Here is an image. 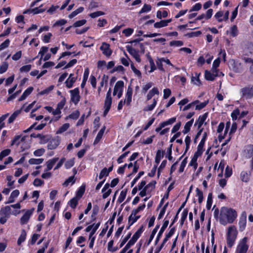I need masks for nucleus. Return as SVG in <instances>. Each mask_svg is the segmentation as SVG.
I'll return each instance as SVG.
<instances>
[{
    "mask_svg": "<svg viewBox=\"0 0 253 253\" xmlns=\"http://www.w3.org/2000/svg\"><path fill=\"white\" fill-rule=\"evenodd\" d=\"M26 237V232L25 230H22L21 231V235L18 239L17 244L18 245H20L21 244L25 241Z\"/></svg>",
    "mask_w": 253,
    "mask_h": 253,
    "instance_id": "393cba45",
    "label": "nucleus"
},
{
    "mask_svg": "<svg viewBox=\"0 0 253 253\" xmlns=\"http://www.w3.org/2000/svg\"><path fill=\"white\" fill-rule=\"evenodd\" d=\"M12 211L11 209H10V206H5L2 208L0 210V215H3L9 217Z\"/></svg>",
    "mask_w": 253,
    "mask_h": 253,
    "instance_id": "ddd939ff",
    "label": "nucleus"
},
{
    "mask_svg": "<svg viewBox=\"0 0 253 253\" xmlns=\"http://www.w3.org/2000/svg\"><path fill=\"white\" fill-rule=\"evenodd\" d=\"M20 112L21 110L15 111L9 118L8 123L9 124L13 123L15 119L16 118V117L18 116V115L20 113Z\"/></svg>",
    "mask_w": 253,
    "mask_h": 253,
    "instance_id": "b1692460",
    "label": "nucleus"
},
{
    "mask_svg": "<svg viewBox=\"0 0 253 253\" xmlns=\"http://www.w3.org/2000/svg\"><path fill=\"white\" fill-rule=\"evenodd\" d=\"M164 20H161L159 22H156L154 24V27L156 28H160L167 26Z\"/></svg>",
    "mask_w": 253,
    "mask_h": 253,
    "instance_id": "a19ab883",
    "label": "nucleus"
},
{
    "mask_svg": "<svg viewBox=\"0 0 253 253\" xmlns=\"http://www.w3.org/2000/svg\"><path fill=\"white\" fill-rule=\"evenodd\" d=\"M169 220H165L164 221L163 225L162 227H161L160 230L159 231V232L158 233V234L157 235L156 240L155 241V244L156 245L158 243V242H159L161 237L162 236L163 232L165 230L166 228L167 227V226H168V225L169 224Z\"/></svg>",
    "mask_w": 253,
    "mask_h": 253,
    "instance_id": "f8f14e48",
    "label": "nucleus"
},
{
    "mask_svg": "<svg viewBox=\"0 0 253 253\" xmlns=\"http://www.w3.org/2000/svg\"><path fill=\"white\" fill-rule=\"evenodd\" d=\"M240 115V111L238 109L234 110L231 113V117L233 120H236L237 116Z\"/></svg>",
    "mask_w": 253,
    "mask_h": 253,
    "instance_id": "338daca9",
    "label": "nucleus"
},
{
    "mask_svg": "<svg viewBox=\"0 0 253 253\" xmlns=\"http://www.w3.org/2000/svg\"><path fill=\"white\" fill-rule=\"evenodd\" d=\"M204 143L200 142L199 144L198 147H197V150L195 153V154L197 155L198 156H201L203 152V147L204 146Z\"/></svg>",
    "mask_w": 253,
    "mask_h": 253,
    "instance_id": "72a5a7b5",
    "label": "nucleus"
},
{
    "mask_svg": "<svg viewBox=\"0 0 253 253\" xmlns=\"http://www.w3.org/2000/svg\"><path fill=\"white\" fill-rule=\"evenodd\" d=\"M188 212V211L187 209H184L183 211V212L182 214V217H181V221H180V224L181 225H182L183 224L184 221L185 220V219L187 218Z\"/></svg>",
    "mask_w": 253,
    "mask_h": 253,
    "instance_id": "c03bdc74",
    "label": "nucleus"
},
{
    "mask_svg": "<svg viewBox=\"0 0 253 253\" xmlns=\"http://www.w3.org/2000/svg\"><path fill=\"white\" fill-rule=\"evenodd\" d=\"M112 104V97H106L104 107L111 108Z\"/></svg>",
    "mask_w": 253,
    "mask_h": 253,
    "instance_id": "8fccbe9b",
    "label": "nucleus"
},
{
    "mask_svg": "<svg viewBox=\"0 0 253 253\" xmlns=\"http://www.w3.org/2000/svg\"><path fill=\"white\" fill-rule=\"evenodd\" d=\"M202 34L201 32L200 31L196 32H193L191 33H187L185 35V36L188 37V38H192L194 37H198Z\"/></svg>",
    "mask_w": 253,
    "mask_h": 253,
    "instance_id": "37998d69",
    "label": "nucleus"
},
{
    "mask_svg": "<svg viewBox=\"0 0 253 253\" xmlns=\"http://www.w3.org/2000/svg\"><path fill=\"white\" fill-rule=\"evenodd\" d=\"M71 95V101L75 104H77L80 100V91L79 88L70 90Z\"/></svg>",
    "mask_w": 253,
    "mask_h": 253,
    "instance_id": "423d86ee",
    "label": "nucleus"
},
{
    "mask_svg": "<svg viewBox=\"0 0 253 253\" xmlns=\"http://www.w3.org/2000/svg\"><path fill=\"white\" fill-rule=\"evenodd\" d=\"M168 205H169V203L168 202L163 207V208L161 210L159 214V216L158 217V219H160L162 218V217L163 216V215H164V214L165 213L166 210L167 209V207L168 206Z\"/></svg>",
    "mask_w": 253,
    "mask_h": 253,
    "instance_id": "de8ad7c7",
    "label": "nucleus"
},
{
    "mask_svg": "<svg viewBox=\"0 0 253 253\" xmlns=\"http://www.w3.org/2000/svg\"><path fill=\"white\" fill-rule=\"evenodd\" d=\"M34 210V209L30 210H27L24 214L22 216L20 219V223L22 225L26 224L28 222Z\"/></svg>",
    "mask_w": 253,
    "mask_h": 253,
    "instance_id": "9d476101",
    "label": "nucleus"
},
{
    "mask_svg": "<svg viewBox=\"0 0 253 253\" xmlns=\"http://www.w3.org/2000/svg\"><path fill=\"white\" fill-rule=\"evenodd\" d=\"M21 135H16L14 137V139L12 140L11 145L13 146L14 144H16L17 146H18L20 144Z\"/></svg>",
    "mask_w": 253,
    "mask_h": 253,
    "instance_id": "79ce46f5",
    "label": "nucleus"
},
{
    "mask_svg": "<svg viewBox=\"0 0 253 253\" xmlns=\"http://www.w3.org/2000/svg\"><path fill=\"white\" fill-rule=\"evenodd\" d=\"M75 182V180L74 179V176H72L67 178L63 183V185L64 186H67L69 183L72 182V183H74Z\"/></svg>",
    "mask_w": 253,
    "mask_h": 253,
    "instance_id": "6e6d98bb",
    "label": "nucleus"
},
{
    "mask_svg": "<svg viewBox=\"0 0 253 253\" xmlns=\"http://www.w3.org/2000/svg\"><path fill=\"white\" fill-rule=\"evenodd\" d=\"M76 78H72L71 79H68L66 82V86L70 88L73 86V84L76 82Z\"/></svg>",
    "mask_w": 253,
    "mask_h": 253,
    "instance_id": "2f4dec72",
    "label": "nucleus"
},
{
    "mask_svg": "<svg viewBox=\"0 0 253 253\" xmlns=\"http://www.w3.org/2000/svg\"><path fill=\"white\" fill-rule=\"evenodd\" d=\"M127 191V189H126L121 191L120 196L118 199V202L119 203H121L125 200L126 195Z\"/></svg>",
    "mask_w": 253,
    "mask_h": 253,
    "instance_id": "473e14b6",
    "label": "nucleus"
},
{
    "mask_svg": "<svg viewBox=\"0 0 253 253\" xmlns=\"http://www.w3.org/2000/svg\"><path fill=\"white\" fill-rule=\"evenodd\" d=\"M164 151H161L160 150H158L157 151L155 161V163L157 164V165L159 164L161 158L164 157Z\"/></svg>",
    "mask_w": 253,
    "mask_h": 253,
    "instance_id": "aec40b11",
    "label": "nucleus"
},
{
    "mask_svg": "<svg viewBox=\"0 0 253 253\" xmlns=\"http://www.w3.org/2000/svg\"><path fill=\"white\" fill-rule=\"evenodd\" d=\"M80 116V112L79 111H75L71 114H70L68 117L70 119H72L73 120L77 119Z\"/></svg>",
    "mask_w": 253,
    "mask_h": 253,
    "instance_id": "680f3d73",
    "label": "nucleus"
},
{
    "mask_svg": "<svg viewBox=\"0 0 253 253\" xmlns=\"http://www.w3.org/2000/svg\"><path fill=\"white\" fill-rule=\"evenodd\" d=\"M10 41L9 39H6L0 45V51L7 47L9 44Z\"/></svg>",
    "mask_w": 253,
    "mask_h": 253,
    "instance_id": "0e129e2a",
    "label": "nucleus"
},
{
    "mask_svg": "<svg viewBox=\"0 0 253 253\" xmlns=\"http://www.w3.org/2000/svg\"><path fill=\"white\" fill-rule=\"evenodd\" d=\"M220 223L223 225H226L227 222L230 223L233 222L237 217V213L235 210L223 207L220 209Z\"/></svg>",
    "mask_w": 253,
    "mask_h": 253,
    "instance_id": "f257e3e1",
    "label": "nucleus"
},
{
    "mask_svg": "<svg viewBox=\"0 0 253 253\" xmlns=\"http://www.w3.org/2000/svg\"><path fill=\"white\" fill-rule=\"evenodd\" d=\"M241 96L243 98L250 99L253 97V85L249 84L240 90Z\"/></svg>",
    "mask_w": 253,
    "mask_h": 253,
    "instance_id": "7ed1b4c3",
    "label": "nucleus"
},
{
    "mask_svg": "<svg viewBox=\"0 0 253 253\" xmlns=\"http://www.w3.org/2000/svg\"><path fill=\"white\" fill-rule=\"evenodd\" d=\"M60 143L59 137L57 136L50 140L47 145V148L49 150L55 149Z\"/></svg>",
    "mask_w": 253,
    "mask_h": 253,
    "instance_id": "6e6552de",
    "label": "nucleus"
},
{
    "mask_svg": "<svg viewBox=\"0 0 253 253\" xmlns=\"http://www.w3.org/2000/svg\"><path fill=\"white\" fill-rule=\"evenodd\" d=\"M109 175L108 171H107V169L106 168H104L101 171L99 175V178L100 179H102L104 176H107Z\"/></svg>",
    "mask_w": 253,
    "mask_h": 253,
    "instance_id": "864d4df0",
    "label": "nucleus"
},
{
    "mask_svg": "<svg viewBox=\"0 0 253 253\" xmlns=\"http://www.w3.org/2000/svg\"><path fill=\"white\" fill-rule=\"evenodd\" d=\"M124 86V82L122 81H119L116 83V84L115 85L114 88H116V86H117L116 89H117V91L118 92L119 91V90L123 89Z\"/></svg>",
    "mask_w": 253,
    "mask_h": 253,
    "instance_id": "603ef678",
    "label": "nucleus"
},
{
    "mask_svg": "<svg viewBox=\"0 0 253 253\" xmlns=\"http://www.w3.org/2000/svg\"><path fill=\"white\" fill-rule=\"evenodd\" d=\"M208 113L207 112L205 113L202 116H200L197 122L195 124V125L198 124V128H200L208 117Z\"/></svg>",
    "mask_w": 253,
    "mask_h": 253,
    "instance_id": "a211bd4d",
    "label": "nucleus"
},
{
    "mask_svg": "<svg viewBox=\"0 0 253 253\" xmlns=\"http://www.w3.org/2000/svg\"><path fill=\"white\" fill-rule=\"evenodd\" d=\"M100 49L102 51L103 54L107 57L111 56L112 53V50L110 48V45L106 42H103L100 47Z\"/></svg>",
    "mask_w": 253,
    "mask_h": 253,
    "instance_id": "0eeeda50",
    "label": "nucleus"
},
{
    "mask_svg": "<svg viewBox=\"0 0 253 253\" xmlns=\"http://www.w3.org/2000/svg\"><path fill=\"white\" fill-rule=\"evenodd\" d=\"M156 103H157V101L155 99H154L153 104L150 105H148L147 107H145L144 108L143 110L144 111H152L155 107Z\"/></svg>",
    "mask_w": 253,
    "mask_h": 253,
    "instance_id": "09e8293b",
    "label": "nucleus"
},
{
    "mask_svg": "<svg viewBox=\"0 0 253 253\" xmlns=\"http://www.w3.org/2000/svg\"><path fill=\"white\" fill-rule=\"evenodd\" d=\"M209 103V100L205 101L204 102L201 103L200 104H197L196 106V110H200L205 108Z\"/></svg>",
    "mask_w": 253,
    "mask_h": 253,
    "instance_id": "4d7b16f0",
    "label": "nucleus"
},
{
    "mask_svg": "<svg viewBox=\"0 0 253 253\" xmlns=\"http://www.w3.org/2000/svg\"><path fill=\"white\" fill-rule=\"evenodd\" d=\"M159 93V92L158 88L156 87H154L152 90L149 91V92H148L147 95V100H149L151 99L155 94H158Z\"/></svg>",
    "mask_w": 253,
    "mask_h": 253,
    "instance_id": "4be33fe9",
    "label": "nucleus"
},
{
    "mask_svg": "<svg viewBox=\"0 0 253 253\" xmlns=\"http://www.w3.org/2000/svg\"><path fill=\"white\" fill-rule=\"evenodd\" d=\"M34 88L32 86L28 87L23 93V94L21 96V97L19 98L18 100L19 101H22L24 100L29 95H30L32 92L33 91Z\"/></svg>",
    "mask_w": 253,
    "mask_h": 253,
    "instance_id": "f3484780",
    "label": "nucleus"
},
{
    "mask_svg": "<svg viewBox=\"0 0 253 253\" xmlns=\"http://www.w3.org/2000/svg\"><path fill=\"white\" fill-rule=\"evenodd\" d=\"M241 178L243 181L247 182L249 181V176L247 172L242 171L241 173Z\"/></svg>",
    "mask_w": 253,
    "mask_h": 253,
    "instance_id": "49530a36",
    "label": "nucleus"
},
{
    "mask_svg": "<svg viewBox=\"0 0 253 253\" xmlns=\"http://www.w3.org/2000/svg\"><path fill=\"white\" fill-rule=\"evenodd\" d=\"M151 9V6L150 4H145L139 12V14H140L144 12H146L150 11Z\"/></svg>",
    "mask_w": 253,
    "mask_h": 253,
    "instance_id": "58836bf2",
    "label": "nucleus"
},
{
    "mask_svg": "<svg viewBox=\"0 0 253 253\" xmlns=\"http://www.w3.org/2000/svg\"><path fill=\"white\" fill-rule=\"evenodd\" d=\"M58 158H54L51 160H49L46 162L47 164V168L46 169V171H48L50 170L53 166L54 165V164L56 163V162L58 161Z\"/></svg>",
    "mask_w": 253,
    "mask_h": 253,
    "instance_id": "6ab92c4d",
    "label": "nucleus"
},
{
    "mask_svg": "<svg viewBox=\"0 0 253 253\" xmlns=\"http://www.w3.org/2000/svg\"><path fill=\"white\" fill-rule=\"evenodd\" d=\"M193 122H194V119H192L190 121H189L186 123V124L185 125L184 127V129L182 131V132L184 134H186L190 131V127L192 126V125L193 123Z\"/></svg>",
    "mask_w": 253,
    "mask_h": 253,
    "instance_id": "412c9836",
    "label": "nucleus"
},
{
    "mask_svg": "<svg viewBox=\"0 0 253 253\" xmlns=\"http://www.w3.org/2000/svg\"><path fill=\"white\" fill-rule=\"evenodd\" d=\"M126 48L127 51L135 58V60L137 62H140L141 59L138 54V51L129 45L126 46Z\"/></svg>",
    "mask_w": 253,
    "mask_h": 253,
    "instance_id": "1a4fd4ad",
    "label": "nucleus"
},
{
    "mask_svg": "<svg viewBox=\"0 0 253 253\" xmlns=\"http://www.w3.org/2000/svg\"><path fill=\"white\" fill-rule=\"evenodd\" d=\"M144 172L143 171H141L138 173V175L131 182V187L134 186V185L135 184L136 181L140 178V177L142 175H143L144 174Z\"/></svg>",
    "mask_w": 253,
    "mask_h": 253,
    "instance_id": "5fc2aeb1",
    "label": "nucleus"
},
{
    "mask_svg": "<svg viewBox=\"0 0 253 253\" xmlns=\"http://www.w3.org/2000/svg\"><path fill=\"white\" fill-rule=\"evenodd\" d=\"M187 157H186L181 162L180 168L179 169V172H182L184 170V168L187 164Z\"/></svg>",
    "mask_w": 253,
    "mask_h": 253,
    "instance_id": "bf43d9fd",
    "label": "nucleus"
},
{
    "mask_svg": "<svg viewBox=\"0 0 253 253\" xmlns=\"http://www.w3.org/2000/svg\"><path fill=\"white\" fill-rule=\"evenodd\" d=\"M205 78L208 81H213L215 76L210 71L206 70L205 73Z\"/></svg>",
    "mask_w": 253,
    "mask_h": 253,
    "instance_id": "bb28decb",
    "label": "nucleus"
},
{
    "mask_svg": "<svg viewBox=\"0 0 253 253\" xmlns=\"http://www.w3.org/2000/svg\"><path fill=\"white\" fill-rule=\"evenodd\" d=\"M246 157L250 158L253 157L251 161V169H253V145H249L245 150Z\"/></svg>",
    "mask_w": 253,
    "mask_h": 253,
    "instance_id": "9b49d317",
    "label": "nucleus"
},
{
    "mask_svg": "<svg viewBox=\"0 0 253 253\" xmlns=\"http://www.w3.org/2000/svg\"><path fill=\"white\" fill-rule=\"evenodd\" d=\"M237 236V231L234 226L228 228L227 235V244L229 248L233 246Z\"/></svg>",
    "mask_w": 253,
    "mask_h": 253,
    "instance_id": "f03ea898",
    "label": "nucleus"
},
{
    "mask_svg": "<svg viewBox=\"0 0 253 253\" xmlns=\"http://www.w3.org/2000/svg\"><path fill=\"white\" fill-rule=\"evenodd\" d=\"M200 157L197 155L194 154L193 157H192L191 162L190 163V166H193L194 169H196L198 167V163H197L198 158Z\"/></svg>",
    "mask_w": 253,
    "mask_h": 253,
    "instance_id": "5701e85b",
    "label": "nucleus"
},
{
    "mask_svg": "<svg viewBox=\"0 0 253 253\" xmlns=\"http://www.w3.org/2000/svg\"><path fill=\"white\" fill-rule=\"evenodd\" d=\"M175 228L172 227L169 232L166 235L165 238L164 239V242H167L169 239L170 238L175 232Z\"/></svg>",
    "mask_w": 253,
    "mask_h": 253,
    "instance_id": "3c124183",
    "label": "nucleus"
},
{
    "mask_svg": "<svg viewBox=\"0 0 253 253\" xmlns=\"http://www.w3.org/2000/svg\"><path fill=\"white\" fill-rule=\"evenodd\" d=\"M84 10V8L83 7H80L79 8H78L77 10L73 11L69 15V17L70 19L73 18L74 17L76 16L77 14H78L80 13H81L83 12Z\"/></svg>",
    "mask_w": 253,
    "mask_h": 253,
    "instance_id": "c85d7f7f",
    "label": "nucleus"
},
{
    "mask_svg": "<svg viewBox=\"0 0 253 253\" xmlns=\"http://www.w3.org/2000/svg\"><path fill=\"white\" fill-rule=\"evenodd\" d=\"M196 195L198 197V202L201 204L203 201V193L198 188H196Z\"/></svg>",
    "mask_w": 253,
    "mask_h": 253,
    "instance_id": "4c0bfd02",
    "label": "nucleus"
},
{
    "mask_svg": "<svg viewBox=\"0 0 253 253\" xmlns=\"http://www.w3.org/2000/svg\"><path fill=\"white\" fill-rule=\"evenodd\" d=\"M8 67V63L4 62L0 66V74H2L6 71Z\"/></svg>",
    "mask_w": 253,
    "mask_h": 253,
    "instance_id": "ea45409f",
    "label": "nucleus"
},
{
    "mask_svg": "<svg viewBox=\"0 0 253 253\" xmlns=\"http://www.w3.org/2000/svg\"><path fill=\"white\" fill-rule=\"evenodd\" d=\"M168 13L167 11H163V12H162L161 11L158 10L157 12V17L159 18V19H161L162 18H166L168 16Z\"/></svg>",
    "mask_w": 253,
    "mask_h": 253,
    "instance_id": "c9c22d12",
    "label": "nucleus"
},
{
    "mask_svg": "<svg viewBox=\"0 0 253 253\" xmlns=\"http://www.w3.org/2000/svg\"><path fill=\"white\" fill-rule=\"evenodd\" d=\"M183 44V42L180 41H173L170 42L169 43V45L170 46H182Z\"/></svg>",
    "mask_w": 253,
    "mask_h": 253,
    "instance_id": "052dcab7",
    "label": "nucleus"
},
{
    "mask_svg": "<svg viewBox=\"0 0 253 253\" xmlns=\"http://www.w3.org/2000/svg\"><path fill=\"white\" fill-rule=\"evenodd\" d=\"M78 200L79 199L75 197L69 201V204L71 208L75 209L78 205Z\"/></svg>",
    "mask_w": 253,
    "mask_h": 253,
    "instance_id": "f704fd0d",
    "label": "nucleus"
},
{
    "mask_svg": "<svg viewBox=\"0 0 253 253\" xmlns=\"http://www.w3.org/2000/svg\"><path fill=\"white\" fill-rule=\"evenodd\" d=\"M132 89L130 87V86H129L127 90L126 93V103L127 105H129L131 101V98H132Z\"/></svg>",
    "mask_w": 253,
    "mask_h": 253,
    "instance_id": "dca6fc26",
    "label": "nucleus"
},
{
    "mask_svg": "<svg viewBox=\"0 0 253 253\" xmlns=\"http://www.w3.org/2000/svg\"><path fill=\"white\" fill-rule=\"evenodd\" d=\"M85 191V186L82 185L80 187L76 193V196L79 199L82 197Z\"/></svg>",
    "mask_w": 253,
    "mask_h": 253,
    "instance_id": "c756f323",
    "label": "nucleus"
},
{
    "mask_svg": "<svg viewBox=\"0 0 253 253\" xmlns=\"http://www.w3.org/2000/svg\"><path fill=\"white\" fill-rule=\"evenodd\" d=\"M185 143H186V148H185V152L184 153V155L185 154V153L187 152V151L188 150L189 148V145H190V142H191V138L190 136H187L185 138Z\"/></svg>",
    "mask_w": 253,
    "mask_h": 253,
    "instance_id": "13d9d810",
    "label": "nucleus"
},
{
    "mask_svg": "<svg viewBox=\"0 0 253 253\" xmlns=\"http://www.w3.org/2000/svg\"><path fill=\"white\" fill-rule=\"evenodd\" d=\"M43 161V159H30L29 163L31 165H39L42 163Z\"/></svg>",
    "mask_w": 253,
    "mask_h": 253,
    "instance_id": "7c9ffc66",
    "label": "nucleus"
},
{
    "mask_svg": "<svg viewBox=\"0 0 253 253\" xmlns=\"http://www.w3.org/2000/svg\"><path fill=\"white\" fill-rule=\"evenodd\" d=\"M31 65L23 66L20 68V71L21 72H28L31 70Z\"/></svg>",
    "mask_w": 253,
    "mask_h": 253,
    "instance_id": "774afa93",
    "label": "nucleus"
},
{
    "mask_svg": "<svg viewBox=\"0 0 253 253\" xmlns=\"http://www.w3.org/2000/svg\"><path fill=\"white\" fill-rule=\"evenodd\" d=\"M105 14V13L104 12L101 11H98L96 12H94L91 13H90L89 14V16L91 17L92 18H94L103 15Z\"/></svg>",
    "mask_w": 253,
    "mask_h": 253,
    "instance_id": "a18cd8bd",
    "label": "nucleus"
},
{
    "mask_svg": "<svg viewBox=\"0 0 253 253\" xmlns=\"http://www.w3.org/2000/svg\"><path fill=\"white\" fill-rule=\"evenodd\" d=\"M74 159H70L67 161L65 164V167L66 169H69L71 168L74 165Z\"/></svg>",
    "mask_w": 253,
    "mask_h": 253,
    "instance_id": "e2e57ef3",
    "label": "nucleus"
},
{
    "mask_svg": "<svg viewBox=\"0 0 253 253\" xmlns=\"http://www.w3.org/2000/svg\"><path fill=\"white\" fill-rule=\"evenodd\" d=\"M248 241V238L247 237H244L239 243L236 250V253H246L248 248L249 246L247 244V242Z\"/></svg>",
    "mask_w": 253,
    "mask_h": 253,
    "instance_id": "20e7f679",
    "label": "nucleus"
},
{
    "mask_svg": "<svg viewBox=\"0 0 253 253\" xmlns=\"http://www.w3.org/2000/svg\"><path fill=\"white\" fill-rule=\"evenodd\" d=\"M109 186H110V184L107 183L102 189V192L103 193L102 195L103 199L107 198L112 192V190L111 189H109Z\"/></svg>",
    "mask_w": 253,
    "mask_h": 253,
    "instance_id": "4468645a",
    "label": "nucleus"
},
{
    "mask_svg": "<svg viewBox=\"0 0 253 253\" xmlns=\"http://www.w3.org/2000/svg\"><path fill=\"white\" fill-rule=\"evenodd\" d=\"M45 152V150L43 148L39 149L36 150L34 152V154L35 156H41Z\"/></svg>",
    "mask_w": 253,
    "mask_h": 253,
    "instance_id": "69168bd1",
    "label": "nucleus"
},
{
    "mask_svg": "<svg viewBox=\"0 0 253 253\" xmlns=\"http://www.w3.org/2000/svg\"><path fill=\"white\" fill-rule=\"evenodd\" d=\"M70 126L68 123H66L61 126L59 129L57 131V133H62V132L67 130Z\"/></svg>",
    "mask_w": 253,
    "mask_h": 253,
    "instance_id": "e433bc0d",
    "label": "nucleus"
},
{
    "mask_svg": "<svg viewBox=\"0 0 253 253\" xmlns=\"http://www.w3.org/2000/svg\"><path fill=\"white\" fill-rule=\"evenodd\" d=\"M159 227H160V225H156L155 228L153 230V231H152V232L151 233V234L150 235V238H149V240L148 241V242L147 243V245H149L150 244V243L151 242V241L153 239L155 235L157 233V232L158 231V229H159Z\"/></svg>",
    "mask_w": 253,
    "mask_h": 253,
    "instance_id": "cd10ccee",
    "label": "nucleus"
},
{
    "mask_svg": "<svg viewBox=\"0 0 253 253\" xmlns=\"http://www.w3.org/2000/svg\"><path fill=\"white\" fill-rule=\"evenodd\" d=\"M137 240V239L136 238H135L134 236H132L131 239L128 241L126 246L123 249L120 253H125L131 246L134 244Z\"/></svg>",
    "mask_w": 253,
    "mask_h": 253,
    "instance_id": "2eb2a0df",
    "label": "nucleus"
},
{
    "mask_svg": "<svg viewBox=\"0 0 253 253\" xmlns=\"http://www.w3.org/2000/svg\"><path fill=\"white\" fill-rule=\"evenodd\" d=\"M230 68L237 73H241L243 71V67L242 64L238 61H235L234 60L230 61Z\"/></svg>",
    "mask_w": 253,
    "mask_h": 253,
    "instance_id": "39448f33",
    "label": "nucleus"
},
{
    "mask_svg": "<svg viewBox=\"0 0 253 253\" xmlns=\"http://www.w3.org/2000/svg\"><path fill=\"white\" fill-rule=\"evenodd\" d=\"M88 75H89V69H88V68H87L85 69L84 72L83 80V82L81 84V87L82 88H83L86 82L88 79Z\"/></svg>",
    "mask_w": 253,
    "mask_h": 253,
    "instance_id": "a878e982",
    "label": "nucleus"
}]
</instances>
